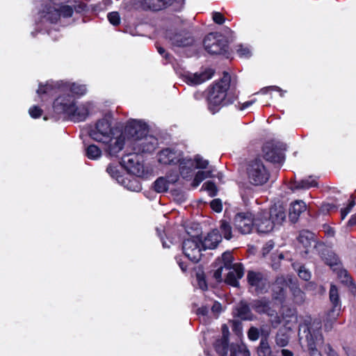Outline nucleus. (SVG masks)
<instances>
[{"mask_svg": "<svg viewBox=\"0 0 356 356\" xmlns=\"http://www.w3.org/2000/svg\"><path fill=\"white\" fill-rule=\"evenodd\" d=\"M321 321L318 319L305 322L299 325L298 338L301 346L305 344L309 356H322L318 347L323 343Z\"/></svg>", "mask_w": 356, "mask_h": 356, "instance_id": "nucleus-1", "label": "nucleus"}, {"mask_svg": "<svg viewBox=\"0 0 356 356\" xmlns=\"http://www.w3.org/2000/svg\"><path fill=\"white\" fill-rule=\"evenodd\" d=\"M230 83L231 76L225 72L222 79L210 88L207 102L208 108L212 114L216 113L221 106L233 103L234 98L227 92Z\"/></svg>", "mask_w": 356, "mask_h": 356, "instance_id": "nucleus-2", "label": "nucleus"}, {"mask_svg": "<svg viewBox=\"0 0 356 356\" xmlns=\"http://www.w3.org/2000/svg\"><path fill=\"white\" fill-rule=\"evenodd\" d=\"M62 89L64 92L75 96H82L86 93L87 88L85 85L78 84L76 83H70L67 81H47L46 84L39 86L37 90V94L41 101H45L47 97L52 94V91L55 89Z\"/></svg>", "mask_w": 356, "mask_h": 356, "instance_id": "nucleus-3", "label": "nucleus"}, {"mask_svg": "<svg viewBox=\"0 0 356 356\" xmlns=\"http://www.w3.org/2000/svg\"><path fill=\"white\" fill-rule=\"evenodd\" d=\"M248 181L254 186H261L269 179L270 173L261 159L250 161L246 167Z\"/></svg>", "mask_w": 356, "mask_h": 356, "instance_id": "nucleus-4", "label": "nucleus"}, {"mask_svg": "<svg viewBox=\"0 0 356 356\" xmlns=\"http://www.w3.org/2000/svg\"><path fill=\"white\" fill-rule=\"evenodd\" d=\"M111 115H106L99 120L88 131L89 136L94 140L107 143L111 136L115 135L111 127Z\"/></svg>", "mask_w": 356, "mask_h": 356, "instance_id": "nucleus-5", "label": "nucleus"}, {"mask_svg": "<svg viewBox=\"0 0 356 356\" xmlns=\"http://www.w3.org/2000/svg\"><path fill=\"white\" fill-rule=\"evenodd\" d=\"M202 240L198 236H191L184 240L182 250L184 255L194 263L198 262L202 257V251L204 250Z\"/></svg>", "mask_w": 356, "mask_h": 356, "instance_id": "nucleus-6", "label": "nucleus"}, {"mask_svg": "<svg viewBox=\"0 0 356 356\" xmlns=\"http://www.w3.org/2000/svg\"><path fill=\"white\" fill-rule=\"evenodd\" d=\"M205 49L211 54H223L227 52V40L218 33H210L204 40Z\"/></svg>", "mask_w": 356, "mask_h": 356, "instance_id": "nucleus-7", "label": "nucleus"}, {"mask_svg": "<svg viewBox=\"0 0 356 356\" xmlns=\"http://www.w3.org/2000/svg\"><path fill=\"white\" fill-rule=\"evenodd\" d=\"M247 280L250 289L256 294L267 292L270 286L267 275L261 272L249 270L247 273Z\"/></svg>", "mask_w": 356, "mask_h": 356, "instance_id": "nucleus-8", "label": "nucleus"}, {"mask_svg": "<svg viewBox=\"0 0 356 356\" xmlns=\"http://www.w3.org/2000/svg\"><path fill=\"white\" fill-rule=\"evenodd\" d=\"M58 90L60 94L54 102V112L57 115H63L65 118H68L76 100L75 97L67 92H64L62 89Z\"/></svg>", "mask_w": 356, "mask_h": 356, "instance_id": "nucleus-9", "label": "nucleus"}, {"mask_svg": "<svg viewBox=\"0 0 356 356\" xmlns=\"http://www.w3.org/2000/svg\"><path fill=\"white\" fill-rule=\"evenodd\" d=\"M121 163L127 171L137 177H141L146 175L145 167L142 163V157L139 153L134 152L124 155L122 158Z\"/></svg>", "mask_w": 356, "mask_h": 356, "instance_id": "nucleus-10", "label": "nucleus"}, {"mask_svg": "<svg viewBox=\"0 0 356 356\" xmlns=\"http://www.w3.org/2000/svg\"><path fill=\"white\" fill-rule=\"evenodd\" d=\"M147 133V127L145 122L141 120H131L127 122L124 131L120 134L124 139L127 138L132 143L138 140L140 137L145 136Z\"/></svg>", "mask_w": 356, "mask_h": 356, "instance_id": "nucleus-11", "label": "nucleus"}, {"mask_svg": "<svg viewBox=\"0 0 356 356\" xmlns=\"http://www.w3.org/2000/svg\"><path fill=\"white\" fill-rule=\"evenodd\" d=\"M234 225L241 234H250L254 228V216L250 211L238 212L234 218Z\"/></svg>", "mask_w": 356, "mask_h": 356, "instance_id": "nucleus-12", "label": "nucleus"}, {"mask_svg": "<svg viewBox=\"0 0 356 356\" xmlns=\"http://www.w3.org/2000/svg\"><path fill=\"white\" fill-rule=\"evenodd\" d=\"M183 152L174 147H165L156 155L158 162L162 165H176L181 161Z\"/></svg>", "mask_w": 356, "mask_h": 356, "instance_id": "nucleus-13", "label": "nucleus"}, {"mask_svg": "<svg viewBox=\"0 0 356 356\" xmlns=\"http://www.w3.org/2000/svg\"><path fill=\"white\" fill-rule=\"evenodd\" d=\"M140 137L138 140L132 143L133 150L137 153H151L158 146V140L152 135H147Z\"/></svg>", "mask_w": 356, "mask_h": 356, "instance_id": "nucleus-14", "label": "nucleus"}, {"mask_svg": "<svg viewBox=\"0 0 356 356\" xmlns=\"http://www.w3.org/2000/svg\"><path fill=\"white\" fill-rule=\"evenodd\" d=\"M166 38L173 47H185L194 43V39L191 33L186 31H168Z\"/></svg>", "mask_w": 356, "mask_h": 356, "instance_id": "nucleus-15", "label": "nucleus"}, {"mask_svg": "<svg viewBox=\"0 0 356 356\" xmlns=\"http://www.w3.org/2000/svg\"><path fill=\"white\" fill-rule=\"evenodd\" d=\"M184 4V0H144L141 6L144 10L158 11L168 6H174L175 9L181 10Z\"/></svg>", "mask_w": 356, "mask_h": 356, "instance_id": "nucleus-16", "label": "nucleus"}, {"mask_svg": "<svg viewBox=\"0 0 356 356\" xmlns=\"http://www.w3.org/2000/svg\"><path fill=\"white\" fill-rule=\"evenodd\" d=\"M254 228L257 232L263 234L268 233L273 229L274 225L268 211H259L254 216Z\"/></svg>", "mask_w": 356, "mask_h": 356, "instance_id": "nucleus-17", "label": "nucleus"}, {"mask_svg": "<svg viewBox=\"0 0 356 356\" xmlns=\"http://www.w3.org/2000/svg\"><path fill=\"white\" fill-rule=\"evenodd\" d=\"M92 108V104L90 102H83L76 104V101L74 102V106L72 111L70 113L67 119L73 122H82L84 121L89 115L90 111Z\"/></svg>", "mask_w": 356, "mask_h": 356, "instance_id": "nucleus-18", "label": "nucleus"}, {"mask_svg": "<svg viewBox=\"0 0 356 356\" xmlns=\"http://www.w3.org/2000/svg\"><path fill=\"white\" fill-rule=\"evenodd\" d=\"M283 148L277 147L272 143H266L263 147V152L265 159L273 163H280L284 160Z\"/></svg>", "mask_w": 356, "mask_h": 356, "instance_id": "nucleus-19", "label": "nucleus"}, {"mask_svg": "<svg viewBox=\"0 0 356 356\" xmlns=\"http://www.w3.org/2000/svg\"><path fill=\"white\" fill-rule=\"evenodd\" d=\"M298 239L299 243L305 248V254H308L312 248L319 250L321 248H324L323 244H318L315 240L314 234L308 230H302L300 232Z\"/></svg>", "mask_w": 356, "mask_h": 356, "instance_id": "nucleus-20", "label": "nucleus"}, {"mask_svg": "<svg viewBox=\"0 0 356 356\" xmlns=\"http://www.w3.org/2000/svg\"><path fill=\"white\" fill-rule=\"evenodd\" d=\"M228 273L225 279V282L234 287L239 286V280H241L244 275V268L241 264L234 263L233 267L227 269Z\"/></svg>", "mask_w": 356, "mask_h": 356, "instance_id": "nucleus-21", "label": "nucleus"}, {"mask_svg": "<svg viewBox=\"0 0 356 356\" xmlns=\"http://www.w3.org/2000/svg\"><path fill=\"white\" fill-rule=\"evenodd\" d=\"M213 74L212 70H206L202 72L190 73L187 72L184 76L186 82L191 85H199L207 80L210 79Z\"/></svg>", "mask_w": 356, "mask_h": 356, "instance_id": "nucleus-22", "label": "nucleus"}, {"mask_svg": "<svg viewBox=\"0 0 356 356\" xmlns=\"http://www.w3.org/2000/svg\"><path fill=\"white\" fill-rule=\"evenodd\" d=\"M215 348L220 356H238L240 352L234 346L229 347L228 340L226 338L217 340Z\"/></svg>", "mask_w": 356, "mask_h": 356, "instance_id": "nucleus-23", "label": "nucleus"}, {"mask_svg": "<svg viewBox=\"0 0 356 356\" xmlns=\"http://www.w3.org/2000/svg\"><path fill=\"white\" fill-rule=\"evenodd\" d=\"M179 165V173L182 178L185 179H191L194 175V161L191 159L184 158L182 156Z\"/></svg>", "mask_w": 356, "mask_h": 356, "instance_id": "nucleus-24", "label": "nucleus"}, {"mask_svg": "<svg viewBox=\"0 0 356 356\" xmlns=\"http://www.w3.org/2000/svg\"><path fill=\"white\" fill-rule=\"evenodd\" d=\"M268 213L270 216L274 227L280 225L286 219V210L281 204H275L272 207Z\"/></svg>", "mask_w": 356, "mask_h": 356, "instance_id": "nucleus-25", "label": "nucleus"}, {"mask_svg": "<svg viewBox=\"0 0 356 356\" xmlns=\"http://www.w3.org/2000/svg\"><path fill=\"white\" fill-rule=\"evenodd\" d=\"M252 308L259 314H266L268 316L274 315V310L270 307V302L266 298L254 300L251 303Z\"/></svg>", "mask_w": 356, "mask_h": 356, "instance_id": "nucleus-26", "label": "nucleus"}, {"mask_svg": "<svg viewBox=\"0 0 356 356\" xmlns=\"http://www.w3.org/2000/svg\"><path fill=\"white\" fill-rule=\"evenodd\" d=\"M178 180L177 175L168 177H160L154 182V189L157 193H163L168 191L169 184H174Z\"/></svg>", "mask_w": 356, "mask_h": 356, "instance_id": "nucleus-27", "label": "nucleus"}, {"mask_svg": "<svg viewBox=\"0 0 356 356\" xmlns=\"http://www.w3.org/2000/svg\"><path fill=\"white\" fill-rule=\"evenodd\" d=\"M124 138L123 136L120 135L114 138L113 136L111 137V139L108 140V145L106 150V152L112 156H117V154L122 149L124 145Z\"/></svg>", "mask_w": 356, "mask_h": 356, "instance_id": "nucleus-28", "label": "nucleus"}, {"mask_svg": "<svg viewBox=\"0 0 356 356\" xmlns=\"http://www.w3.org/2000/svg\"><path fill=\"white\" fill-rule=\"evenodd\" d=\"M222 240V236L219 234L218 230L213 229L204 238L202 241V247L204 250L214 249Z\"/></svg>", "mask_w": 356, "mask_h": 356, "instance_id": "nucleus-29", "label": "nucleus"}, {"mask_svg": "<svg viewBox=\"0 0 356 356\" xmlns=\"http://www.w3.org/2000/svg\"><path fill=\"white\" fill-rule=\"evenodd\" d=\"M307 209L305 202L302 200H296L292 202L289 207V217L292 222H296L300 214Z\"/></svg>", "mask_w": 356, "mask_h": 356, "instance_id": "nucleus-30", "label": "nucleus"}, {"mask_svg": "<svg viewBox=\"0 0 356 356\" xmlns=\"http://www.w3.org/2000/svg\"><path fill=\"white\" fill-rule=\"evenodd\" d=\"M234 314L244 321H252L254 315L249 305L245 302H240L235 308Z\"/></svg>", "mask_w": 356, "mask_h": 356, "instance_id": "nucleus-31", "label": "nucleus"}, {"mask_svg": "<svg viewBox=\"0 0 356 356\" xmlns=\"http://www.w3.org/2000/svg\"><path fill=\"white\" fill-rule=\"evenodd\" d=\"M216 171L214 167H209L206 170H199L194 176L192 186L194 188L197 187L200 184L207 178L214 177L213 172Z\"/></svg>", "mask_w": 356, "mask_h": 356, "instance_id": "nucleus-32", "label": "nucleus"}, {"mask_svg": "<svg viewBox=\"0 0 356 356\" xmlns=\"http://www.w3.org/2000/svg\"><path fill=\"white\" fill-rule=\"evenodd\" d=\"M216 171L214 167H209L206 170H199L194 176L192 186L194 188L197 187L200 184L207 178L214 177L213 172Z\"/></svg>", "mask_w": 356, "mask_h": 356, "instance_id": "nucleus-33", "label": "nucleus"}, {"mask_svg": "<svg viewBox=\"0 0 356 356\" xmlns=\"http://www.w3.org/2000/svg\"><path fill=\"white\" fill-rule=\"evenodd\" d=\"M287 287V283L284 277H277L275 282L273 284V291L275 295L276 299H281L284 295Z\"/></svg>", "mask_w": 356, "mask_h": 356, "instance_id": "nucleus-34", "label": "nucleus"}, {"mask_svg": "<svg viewBox=\"0 0 356 356\" xmlns=\"http://www.w3.org/2000/svg\"><path fill=\"white\" fill-rule=\"evenodd\" d=\"M42 17L51 23H55L60 16L58 8L49 6L42 11Z\"/></svg>", "mask_w": 356, "mask_h": 356, "instance_id": "nucleus-35", "label": "nucleus"}, {"mask_svg": "<svg viewBox=\"0 0 356 356\" xmlns=\"http://www.w3.org/2000/svg\"><path fill=\"white\" fill-rule=\"evenodd\" d=\"M323 251L321 254V257L325 261V262L330 266H337L339 262V259L336 254L330 250L325 249L324 248H323Z\"/></svg>", "mask_w": 356, "mask_h": 356, "instance_id": "nucleus-36", "label": "nucleus"}, {"mask_svg": "<svg viewBox=\"0 0 356 356\" xmlns=\"http://www.w3.org/2000/svg\"><path fill=\"white\" fill-rule=\"evenodd\" d=\"M268 334L262 337L258 348V353L259 356H271L272 350L268 342Z\"/></svg>", "mask_w": 356, "mask_h": 356, "instance_id": "nucleus-37", "label": "nucleus"}, {"mask_svg": "<svg viewBox=\"0 0 356 356\" xmlns=\"http://www.w3.org/2000/svg\"><path fill=\"white\" fill-rule=\"evenodd\" d=\"M317 186L316 180L309 177L308 179H302L299 181H296L292 186L293 189H308L311 187Z\"/></svg>", "mask_w": 356, "mask_h": 356, "instance_id": "nucleus-38", "label": "nucleus"}, {"mask_svg": "<svg viewBox=\"0 0 356 356\" xmlns=\"http://www.w3.org/2000/svg\"><path fill=\"white\" fill-rule=\"evenodd\" d=\"M337 276L341 283L350 287L351 289H355V285L353 284L352 278L350 277L346 270L339 269L337 271Z\"/></svg>", "mask_w": 356, "mask_h": 356, "instance_id": "nucleus-39", "label": "nucleus"}, {"mask_svg": "<svg viewBox=\"0 0 356 356\" xmlns=\"http://www.w3.org/2000/svg\"><path fill=\"white\" fill-rule=\"evenodd\" d=\"M86 156L91 160H97L102 156L101 149L95 145H90L86 149Z\"/></svg>", "mask_w": 356, "mask_h": 356, "instance_id": "nucleus-40", "label": "nucleus"}, {"mask_svg": "<svg viewBox=\"0 0 356 356\" xmlns=\"http://www.w3.org/2000/svg\"><path fill=\"white\" fill-rule=\"evenodd\" d=\"M107 172L111 175V177L116 179V181L121 184H124L125 179L120 175L118 166L113 165H109L106 168Z\"/></svg>", "mask_w": 356, "mask_h": 356, "instance_id": "nucleus-41", "label": "nucleus"}, {"mask_svg": "<svg viewBox=\"0 0 356 356\" xmlns=\"http://www.w3.org/2000/svg\"><path fill=\"white\" fill-rule=\"evenodd\" d=\"M330 299L333 304L334 309L339 310L340 300L339 297L338 289L334 285H331L330 289Z\"/></svg>", "mask_w": 356, "mask_h": 356, "instance_id": "nucleus-42", "label": "nucleus"}, {"mask_svg": "<svg viewBox=\"0 0 356 356\" xmlns=\"http://www.w3.org/2000/svg\"><path fill=\"white\" fill-rule=\"evenodd\" d=\"M289 341V335L282 330H280L275 336V343L279 347H285Z\"/></svg>", "mask_w": 356, "mask_h": 356, "instance_id": "nucleus-43", "label": "nucleus"}, {"mask_svg": "<svg viewBox=\"0 0 356 356\" xmlns=\"http://www.w3.org/2000/svg\"><path fill=\"white\" fill-rule=\"evenodd\" d=\"M220 229L225 239L229 240L232 238V228L229 222L226 220H221Z\"/></svg>", "mask_w": 356, "mask_h": 356, "instance_id": "nucleus-44", "label": "nucleus"}, {"mask_svg": "<svg viewBox=\"0 0 356 356\" xmlns=\"http://www.w3.org/2000/svg\"><path fill=\"white\" fill-rule=\"evenodd\" d=\"M193 161H194L195 168L197 169L207 170L209 167H212L209 165L208 160L204 159L200 155H196Z\"/></svg>", "mask_w": 356, "mask_h": 356, "instance_id": "nucleus-45", "label": "nucleus"}, {"mask_svg": "<svg viewBox=\"0 0 356 356\" xmlns=\"http://www.w3.org/2000/svg\"><path fill=\"white\" fill-rule=\"evenodd\" d=\"M221 259L222 264L220 266H223L225 269L230 268L234 265L233 263V256L229 252H224L222 254Z\"/></svg>", "mask_w": 356, "mask_h": 356, "instance_id": "nucleus-46", "label": "nucleus"}, {"mask_svg": "<svg viewBox=\"0 0 356 356\" xmlns=\"http://www.w3.org/2000/svg\"><path fill=\"white\" fill-rule=\"evenodd\" d=\"M202 189L207 191L209 195L211 197L216 195L218 191L215 184L211 181L204 183Z\"/></svg>", "mask_w": 356, "mask_h": 356, "instance_id": "nucleus-47", "label": "nucleus"}, {"mask_svg": "<svg viewBox=\"0 0 356 356\" xmlns=\"http://www.w3.org/2000/svg\"><path fill=\"white\" fill-rule=\"evenodd\" d=\"M125 183L124 184H122L124 186L127 188V189L131 191H136L138 192L141 190V186L139 184V183L136 180H129L128 179H124Z\"/></svg>", "mask_w": 356, "mask_h": 356, "instance_id": "nucleus-48", "label": "nucleus"}, {"mask_svg": "<svg viewBox=\"0 0 356 356\" xmlns=\"http://www.w3.org/2000/svg\"><path fill=\"white\" fill-rule=\"evenodd\" d=\"M58 8L60 13V16H63V17H71L74 12L73 8L68 5H62Z\"/></svg>", "mask_w": 356, "mask_h": 356, "instance_id": "nucleus-49", "label": "nucleus"}, {"mask_svg": "<svg viewBox=\"0 0 356 356\" xmlns=\"http://www.w3.org/2000/svg\"><path fill=\"white\" fill-rule=\"evenodd\" d=\"M109 22L113 26H117L120 23V17L118 12H111L107 15Z\"/></svg>", "mask_w": 356, "mask_h": 356, "instance_id": "nucleus-50", "label": "nucleus"}, {"mask_svg": "<svg viewBox=\"0 0 356 356\" xmlns=\"http://www.w3.org/2000/svg\"><path fill=\"white\" fill-rule=\"evenodd\" d=\"M237 53L241 58H249L251 56V52L248 47H244L242 44L237 46Z\"/></svg>", "mask_w": 356, "mask_h": 356, "instance_id": "nucleus-51", "label": "nucleus"}, {"mask_svg": "<svg viewBox=\"0 0 356 356\" xmlns=\"http://www.w3.org/2000/svg\"><path fill=\"white\" fill-rule=\"evenodd\" d=\"M196 278H197V284H198L199 287L202 290L207 289V282H206V280L204 279V276L203 273H197L196 274Z\"/></svg>", "mask_w": 356, "mask_h": 356, "instance_id": "nucleus-52", "label": "nucleus"}, {"mask_svg": "<svg viewBox=\"0 0 356 356\" xmlns=\"http://www.w3.org/2000/svg\"><path fill=\"white\" fill-rule=\"evenodd\" d=\"M248 336L251 341H256L259 337V331L257 327H251L248 330Z\"/></svg>", "mask_w": 356, "mask_h": 356, "instance_id": "nucleus-53", "label": "nucleus"}, {"mask_svg": "<svg viewBox=\"0 0 356 356\" xmlns=\"http://www.w3.org/2000/svg\"><path fill=\"white\" fill-rule=\"evenodd\" d=\"M298 276L303 280L307 281L311 277V273L304 266H301L298 270Z\"/></svg>", "mask_w": 356, "mask_h": 356, "instance_id": "nucleus-54", "label": "nucleus"}, {"mask_svg": "<svg viewBox=\"0 0 356 356\" xmlns=\"http://www.w3.org/2000/svg\"><path fill=\"white\" fill-rule=\"evenodd\" d=\"M29 113L33 118H38L42 115V111L39 107L33 106L29 108Z\"/></svg>", "mask_w": 356, "mask_h": 356, "instance_id": "nucleus-55", "label": "nucleus"}, {"mask_svg": "<svg viewBox=\"0 0 356 356\" xmlns=\"http://www.w3.org/2000/svg\"><path fill=\"white\" fill-rule=\"evenodd\" d=\"M211 209L216 212H220L222 209V204L221 201L219 199H215L211 202Z\"/></svg>", "mask_w": 356, "mask_h": 356, "instance_id": "nucleus-56", "label": "nucleus"}, {"mask_svg": "<svg viewBox=\"0 0 356 356\" xmlns=\"http://www.w3.org/2000/svg\"><path fill=\"white\" fill-rule=\"evenodd\" d=\"M213 19L218 24H222L225 21V18L223 15L218 12H214L213 13Z\"/></svg>", "mask_w": 356, "mask_h": 356, "instance_id": "nucleus-57", "label": "nucleus"}, {"mask_svg": "<svg viewBox=\"0 0 356 356\" xmlns=\"http://www.w3.org/2000/svg\"><path fill=\"white\" fill-rule=\"evenodd\" d=\"M223 269H225L223 266H220L213 273V277L218 282H221L222 281V273Z\"/></svg>", "mask_w": 356, "mask_h": 356, "instance_id": "nucleus-58", "label": "nucleus"}, {"mask_svg": "<svg viewBox=\"0 0 356 356\" xmlns=\"http://www.w3.org/2000/svg\"><path fill=\"white\" fill-rule=\"evenodd\" d=\"M157 50H158V52L161 56H163L168 62H171L172 56L169 54L165 52V50L164 48H163L161 47H158Z\"/></svg>", "mask_w": 356, "mask_h": 356, "instance_id": "nucleus-59", "label": "nucleus"}, {"mask_svg": "<svg viewBox=\"0 0 356 356\" xmlns=\"http://www.w3.org/2000/svg\"><path fill=\"white\" fill-rule=\"evenodd\" d=\"M211 312L217 316L221 311V305L218 302H214L211 307Z\"/></svg>", "mask_w": 356, "mask_h": 356, "instance_id": "nucleus-60", "label": "nucleus"}, {"mask_svg": "<svg viewBox=\"0 0 356 356\" xmlns=\"http://www.w3.org/2000/svg\"><path fill=\"white\" fill-rule=\"evenodd\" d=\"M324 352L327 356H339L330 344L325 345Z\"/></svg>", "mask_w": 356, "mask_h": 356, "instance_id": "nucleus-61", "label": "nucleus"}, {"mask_svg": "<svg viewBox=\"0 0 356 356\" xmlns=\"http://www.w3.org/2000/svg\"><path fill=\"white\" fill-rule=\"evenodd\" d=\"M274 248V243L272 241H268L265 244L263 248V254L266 255Z\"/></svg>", "mask_w": 356, "mask_h": 356, "instance_id": "nucleus-62", "label": "nucleus"}, {"mask_svg": "<svg viewBox=\"0 0 356 356\" xmlns=\"http://www.w3.org/2000/svg\"><path fill=\"white\" fill-rule=\"evenodd\" d=\"M209 310V306H208V305L202 306L197 309V314L199 316L200 315L206 316L208 314Z\"/></svg>", "mask_w": 356, "mask_h": 356, "instance_id": "nucleus-63", "label": "nucleus"}, {"mask_svg": "<svg viewBox=\"0 0 356 356\" xmlns=\"http://www.w3.org/2000/svg\"><path fill=\"white\" fill-rule=\"evenodd\" d=\"M74 10H75L76 13H81L86 9V5L84 3H79L78 4L75 5L74 7Z\"/></svg>", "mask_w": 356, "mask_h": 356, "instance_id": "nucleus-64", "label": "nucleus"}]
</instances>
